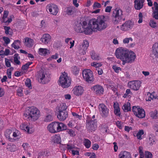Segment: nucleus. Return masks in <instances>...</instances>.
Returning <instances> with one entry per match:
<instances>
[{
	"mask_svg": "<svg viewBox=\"0 0 158 158\" xmlns=\"http://www.w3.org/2000/svg\"><path fill=\"white\" fill-rule=\"evenodd\" d=\"M19 56L18 54H16L14 56V61L17 64H19Z\"/></svg>",
	"mask_w": 158,
	"mask_h": 158,
	"instance_id": "de8ad7c7",
	"label": "nucleus"
},
{
	"mask_svg": "<svg viewBox=\"0 0 158 158\" xmlns=\"http://www.w3.org/2000/svg\"><path fill=\"white\" fill-rule=\"evenodd\" d=\"M92 66L95 68H98L100 67L102 65L101 63H97L96 62H94L91 64Z\"/></svg>",
	"mask_w": 158,
	"mask_h": 158,
	"instance_id": "680f3d73",
	"label": "nucleus"
},
{
	"mask_svg": "<svg viewBox=\"0 0 158 158\" xmlns=\"http://www.w3.org/2000/svg\"><path fill=\"white\" fill-rule=\"evenodd\" d=\"M74 29L76 32L79 33L83 32V23L80 21H77L76 23Z\"/></svg>",
	"mask_w": 158,
	"mask_h": 158,
	"instance_id": "393cba45",
	"label": "nucleus"
},
{
	"mask_svg": "<svg viewBox=\"0 0 158 158\" xmlns=\"http://www.w3.org/2000/svg\"><path fill=\"white\" fill-rule=\"evenodd\" d=\"M19 131L16 130H14L13 131V138L10 139V141L11 142H14L15 141L19 139Z\"/></svg>",
	"mask_w": 158,
	"mask_h": 158,
	"instance_id": "bb28decb",
	"label": "nucleus"
},
{
	"mask_svg": "<svg viewBox=\"0 0 158 158\" xmlns=\"http://www.w3.org/2000/svg\"><path fill=\"white\" fill-rule=\"evenodd\" d=\"M51 51L47 48H40L39 49V53L42 56H45L50 54Z\"/></svg>",
	"mask_w": 158,
	"mask_h": 158,
	"instance_id": "cd10ccee",
	"label": "nucleus"
},
{
	"mask_svg": "<svg viewBox=\"0 0 158 158\" xmlns=\"http://www.w3.org/2000/svg\"><path fill=\"white\" fill-rule=\"evenodd\" d=\"M72 92L73 94L76 96L81 95L83 93V88L81 86H76L74 87Z\"/></svg>",
	"mask_w": 158,
	"mask_h": 158,
	"instance_id": "6ab92c4d",
	"label": "nucleus"
},
{
	"mask_svg": "<svg viewBox=\"0 0 158 158\" xmlns=\"http://www.w3.org/2000/svg\"><path fill=\"white\" fill-rule=\"evenodd\" d=\"M91 89L94 93L99 95L102 94L104 91L103 87L99 85H97L92 86L91 87Z\"/></svg>",
	"mask_w": 158,
	"mask_h": 158,
	"instance_id": "2eb2a0df",
	"label": "nucleus"
},
{
	"mask_svg": "<svg viewBox=\"0 0 158 158\" xmlns=\"http://www.w3.org/2000/svg\"><path fill=\"white\" fill-rule=\"evenodd\" d=\"M53 120V117L52 115L50 114H47L44 119V121L46 122H49L52 121Z\"/></svg>",
	"mask_w": 158,
	"mask_h": 158,
	"instance_id": "ea45409f",
	"label": "nucleus"
},
{
	"mask_svg": "<svg viewBox=\"0 0 158 158\" xmlns=\"http://www.w3.org/2000/svg\"><path fill=\"white\" fill-rule=\"evenodd\" d=\"M23 42L25 46L28 48H31L33 45L34 41L31 38L26 37L23 40Z\"/></svg>",
	"mask_w": 158,
	"mask_h": 158,
	"instance_id": "412c9836",
	"label": "nucleus"
},
{
	"mask_svg": "<svg viewBox=\"0 0 158 158\" xmlns=\"http://www.w3.org/2000/svg\"><path fill=\"white\" fill-rule=\"evenodd\" d=\"M83 144L87 148H89L91 145V142L89 139H85L84 140Z\"/></svg>",
	"mask_w": 158,
	"mask_h": 158,
	"instance_id": "58836bf2",
	"label": "nucleus"
},
{
	"mask_svg": "<svg viewBox=\"0 0 158 158\" xmlns=\"http://www.w3.org/2000/svg\"><path fill=\"white\" fill-rule=\"evenodd\" d=\"M4 28L5 31V32L6 34L9 35L11 34V30L10 27L5 26L4 27Z\"/></svg>",
	"mask_w": 158,
	"mask_h": 158,
	"instance_id": "09e8293b",
	"label": "nucleus"
},
{
	"mask_svg": "<svg viewBox=\"0 0 158 158\" xmlns=\"http://www.w3.org/2000/svg\"><path fill=\"white\" fill-rule=\"evenodd\" d=\"M75 12V7L73 6H71L67 8L66 13L67 15H70L73 14Z\"/></svg>",
	"mask_w": 158,
	"mask_h": 158,
	"instance_id": "c9c22d12",
	"label": "nucleus"
},
{
	"mask_svg": "<svg viewBox=\"0 0 158 158\" xmlns=\"http://www.w3.org/2000/svg\"><path fill=\"white\" fill-rule=\"evenodd\" d=\"M140 85L141 83L139 81H130L128 83V87L134 91H137L139 90Z\"/></svg>",
	"mask_w": 158,
	"mask_h": 158,
	"instance_id": "dca6fc26",
	"label": "nucleus"
},
{
	"mask_svg": "<svg viewBox=\"0 0 158 158\" xmlns=\"http://www.w3.org/2000/svg\"><path fill=\"white\" fill-rule=\"evenodd\" d=\"M25 85L30 89H31L32 86L31 84V81L29 78L27 79L25 81Z\"/></svg>",
	"mask_w": 158,
	"mask_h": 158,
	"instance_id": "a18cd8bd",
	"label": "nucleus"
},
{
	"mask_svg": "<svg viewBox=\"0 0 158 158\" xmlns=\"http://www.w3.org/2000/svg\"><path fill=\"white\" fill-rule=\"evenodd\" d=\"M46 9L51 14L54 15H56L59 11L58 6L53 3L48 4L46 6Z\"/></svg>",
	"mask_w": 158,
	"mask_h": 158,
	"instance_id": "9b49d317",
	"label": "nucleus"
},
{
	"mask_svg": "<svg viewBox=\"0 0 158 158\" xmlns=\"http://www.w3.org/2000/svg\"><path fill=\"white\" fill-rule=\"evenodd\" d=\"M152 53L158 58V43H155L152 46Z\"/></svg>",
	"mask_w": 158,
	"mask_h": 158,
	"instance_id": "c756f323",
	"label": "nucleus"
},
{
	"mask_svg": "<svg viewBox=\"0 0 158 158\" xmlns=\"http://www.w3.org/2000/svg\"><path fill=\"white\" fill-rule=\"evenodd\" d=\"M65 128L66 126L64 123L56 122L51 123L47 127L48 130L51 133L60 131Z\"/></svg>",
	"mask_w": 158,
	"mask_h": 158,
	"instance_id": "7ed1b4c3",
	"label": "nucleus"
},
{
	"mask_svg": "<svg viewBox=\"0 0 158 158\" xmlns=\"http://www.w3.org/2000/svg\"><path fill=\"white\" fill-rule=\"evenodd\" d=\"M40 26L41 28L44 29L47 27V24L44 20H42L40 23Z\"/></svg>",
	"mask_w": 158,
	"mask_h": 158,
	"instance_id": "4d7b16f0",
	"label": "nucleus"
},
{
	"mask_svg": "<svg viewBox=\"0 0 158 158\" xmlns=\"http://www.w3.org/2000/svg\"><path fill=\"white\" fill-rule=\"evenodd\" d=\"M51 36L48 34H44L40 39L41 41L44 44H47L50 41Z\"/></svg>",
	"mask_w": 158,
	"mask_h": 158,
	"instance_id": "4be33fe9",
	"label": "nucleus"
},
{
	"mask_svg": "<svg viewBox=\"0 0 158 158\" xmlns=\"http://www.w3.org/2000/svg\"><path fill=\"white\" fill-rule=\"evenodd\" d=\"M99 110L100 114L103 118L107 117L109 110L107 107L103 104H100L99 106Z\"/></svg>",
	"mask_w": 158,
	"mask_h": 158,
	"instance_id": "ddd939ff",
	"label": "nucleus"
},
{
	"mask_svg": "<svg viewBox=\"0 0 158 158\" xmlns=\"http://www.w3.org/2000/svg\"><path fill=\"white\" fill-rule=\"evenodd\" d=\"M89 45V42L86 40H84L82 44L80 45L78 48V52L81 55H84Z\"/></svg>",
	"mask_w": 158,
	"mask_h": 158,
	"instance_id": "f8f14e48",
	"label": "nucleus"
},
{
	"mask_svg": "<svg viewBox=\"0 0 158 158\" xmlns=\"http://www.w3.org/2000/svg\"><path fill=\"white\" fill-rule=\"evenodd\" d=\"M20 41L19 40L15 41L12 44V47L15 49H18L19 48Z\"/></svg>",
	"mask_w": 158,
	"mask_h": 158,
	"instance_id": "37998d69",
	"label": "nucleus"
},
{
	"mask_svg": "<svg viewBox=\"0 0 158 158\" xmlns=\"http://www.w3.org/2000/svg\"><path fill=\"white\" fill-rule=\"evenodd\" d=\"M136 58L134 52L128 51L122 60V64L124 65L126 63H131L133 62Z\"/></svg>",
	"mask_w": 158,
	"mask_h": 158,
	"instance_id": "423d86ee",
	"label": "nucleus"
},
{
	"mask_svg": "<svg viewBox=\"0 0 158 158\" xmlns=\"http://www.w3.org/2000/svg\"><path fill=\"white\" fill-rule=\"evenodd\" d=\"M134 25L133 22L131 21H128L121 26L120 29L123 31H126L131 29Z\"/></svg>",
	"mask_w": 158,
	"mask_h": 158,
	"instance_id": "a211bd4d",
	"label": "nucleus"
},
{
	"mask_svg": "<svg viewBox=\"0 0 158 158\" xmlns=\"http://www.w3.org/2000/svg\"><path fill=\"white\" fill-rule=\"evenodd\" d=\"M21 129L28 134H32L35 131L33 125L27 122L24 123L22 124Z\"/></svg>",
	"mask_w": 158,
	"mask_h": 158,
	"instance_id": "1a4fd4ad",
	"label": "nucleus"
},
{
	"mask_svg": "<svg viewBox=\"0 0 158 158\" xmlns=\"http://www.w3.org/2000/svg\"><path fill=\"white\" fill-rule=\"evenodd\" d=\"M5 64L6 67H9L11 66L10 60L7 58H5Z\"/></svg>",
	"mask_w": 158,
	"mask_h": 158,
	"instance_id": "774afa93",
	"label": "nucleus"
},
{
	"mask_svg": "<svg viewBox=\"0 0 158 158\" xmlns=\"http://www.w3.org/2000/svg\"><path fill=\"white\" fill-rule=\"evenodd\" d=\"M9 14V12L5 10L4 11V14L2 18V21L5 23H9L12 21L13 16H11L7 17Z\"/></svg>",
	"mask_w": 158,
	"mask_h": 158,
	"instance_id": "aec40b11",
	"label": "nucleus"
},
{
	"mask_svg": "<svg viewBox=\"0 0 158 158\" xmlns=\"http://www.w3.org/2000/svg\"><path fill=\"white\" fill-rule=\"evenodd\" d=\"M40 116V110L36 107L33 106L27 107L23 112V118L30 122L36 121Z\"/></svg>",
	"mask_w": 158,
	"mask_h": 158,
	"instance_id": "f03ea898",
	"label": "nucleus"
},
{
	"mask_svg": "<svg viewBox=\"0 0 158 158\" xmlns=\"http://www.w3.org/2000/svg\"><path fill=\"white\" fill-rule=\"evenodd\" d=\"M72 114L73 117V119L77 121L80 119L81 118V115H80L75 112H72Z\"/></svg>",
	"mask_w": 158,
	"mask_h": 158,
	"instance_id": "a19ab883",
	"label": "nucleus"
},
{
	"mask_svg": "<svg viewBox=\"0 0 158 158\" xmlns=\"http://www.w3.org/2000/svg\"><path fill=\"white\" fill-rule=\"evenodd\" d=\"M122 108L125 112H127L130 111L131 107L130 103L128 102H126L123 105Z\"/></svg>",
	"mask_w": 158,
	"mask_h": 158,
	"instance_id": "473e14b6",
	"label": "nucleus"
},
{
	"mask_svg": "<svg viewBox=\"0 0 158 158\" xmlns=\"http://www.w3.org/2000/svg\"><path fill=\"white\" fill-rule=\"evenodd\" d=\"M77 123V121L74 120L73 118L70 121L68 124V125L70 127H71L75 125Z\"/></svg>",
	"mask_w": 158,
	"mask_h": 158,
	"instance_id": "c03bdc74",
	"label": "nucleus"
},
{
	"mask_svg": "<svg viewBox=\"0 0 158 158\" xmlns=\"http://www.w3.org/2000/svg\"><path fill=\"white\" fill-rule=\"evenodd\" d=\"M118 158H132L131 155L127 151H122L118 154Z\"/></svg>",
	"mask_w": 158,
	"mask_h": 158,
	"instance_id": "b1692460",
	"label": "nucleus"
},
{
	"mask_svg": "<svg viewBox=\"0 0 158 158\" xmlns=\"http://www.w3.org/2000/svg\"><path fill=\"white\" fill-rule=\"evenodd\" d=\"M82 74L84 79L88 83H91L94 80L93 73L89 69H85L83 71Z\"/></svg>",
	"mask_w": 158,
	"mask_h": 158,
	"instance_id": "0eeeda50",
	"label": "nucleus"
},
{
	"mask_svg": "<svg viewBox=\"0 0 158 158\" xmlns=\"http://www.w3.org/2000/svg\"><path fill=\"white\" fill-rule=\"evenodd\" d=\"M91 57L94 60H97L99 59V56L96 54L94 51H92L90 53Z\"/></svg>",
	"mask_w": 158,
	"mask_h": 158,
	"instance_id": "4c0bfd02",
	"label": "nucleus"
},
{
	"mask_svg": "<svg viewBox=\"0 0 158 158\" xmlns=\"http://www.w3.org/2000/svg\"><path fill=\"white\" fill-rule=\"evenodd\" d=\"M144 0H135L134 7L136 10H140L143 6Z\"/></svg>",
	"mask_w": 158,
	"mask_h": 158,
	"instance_id": "5701e85b",
	"label": "nucleus"
},
{
	"mask_svg": "<svg viewBox=\"0 0 158 158\" xmlns=\"http://www.w3.org/2000/svg\"><path fill=\"white\" fill-rule=\"evenodd\" d=\"M150 26L153 28H155L156 27V22L153 20H151L149 23Z\"/></svg>",
	"mask_w": 158,
	"mask_h": 158,
	"instance_id": "e2e57ef3",
	"label": "nucleus"
},
{
	"mask_svg": "<svg viewBox=\"0 0 158 158\" xmlns=\"http://www.w3.org/2000/svg\"><path fill=\"white\" fill-rule=\"evenodd\" d=\"M144 133V132L143 130H139L136 135V137L137 139L139 140L142 139H143V136L142 135H143Z\"/></svg>",
	"mask_w": 158,
	"mask_h": 158,
	"instance_id": "e433bc0d",
	"label": "nucleus"
},
{
	"mask_svg": "<svg viewBox=\"0 0 158 158\" xmlns=\"http://www.w3.org/2000/svg\"><path fill=\"white\" fill-rule=\"evenodd\" d=\"M72 155L73 156L75 155H79V151L78 149L76 147L73 150L71 151Z\"/></svg>",
	"mask_w": 158,
	"mask_h": 158,
	"instance_id": "8fccbe9b",
	"label": "nucleus"
},
{
	"mask_svg": "<svg viewBox=\"0 0 158 158\" xmlns=\"http://www.w3.org/2000/svg\"><path fill=\"white\" fill-rule=\"evenodd\" d=\"M152 154L150 152H146L145 153V158H152Z\"/></svg>",
	"mask_w": 158,
	"mask_h": 158,
	"instance_id": "13d9d810",
	"label": "nucleus"
},
{
	"mask_svg": "<svg viewBox=\"0 0 158 158\" xmlns=\"http://www.w3.org/2000/svg\"><path fill=\"white\" fill-rule=\"evenodd\" d=\"M66 148L70 152V151H71L72 150L74 149L76 147L73 144H67Z\"/></svg>",
	"mask_w": 158,
	"mask_h": 158,
	"instance_id": "5fc2aeb1",
	"label": "nucleus"
},
{
	"mask_svg": "<svg viewBox=\"0 0 158 158\" xmlns=\"http://www.w3.org/2000/svg\"><path fill=\"white\" fill-rule=\"evenodd\" d=\"M109 19L108 16L101 15L97 19H92L88 24L85 21L83 22V31L86 35H91L93 32L101 31L108 26L107 21Z\"/></svg>",
	"mask_w": 158,
	"mask_h": 158,
	"instance_id": "f257e3e1",
	"label": "nucleus"
},
{
	"mask_svg": "<svg viewBox=\"0 0 158 158\" xmlns=\"http://www.w3.org/2000/svg\"><path fill=\"white\" fill-rule=\"evenodd\" d=\"M11 131L10 130L7 129L6 131L5 134L6 137L8 138L9 141L10 139H11L10 137V134H11Z\"/></svg>",
	"mask_w": 158,
	"mask_h": 158,
	"instance_id": "3c124183",
	"label": "nucleus"
},
{
	"mask_svg": "<svg viewBox=\"0 0 158 158\" xmlns=\"http://www.w3.org/2000/svg\"><path fill=\"white\" fill-rule=\"evenodd\" d=\"M112 68L116 73H118L121 70V69L120 67H118L116 65H114Z\"/></svg>",
	"mask_w": 158,
	"mask_h": 158,
	"instance_id": "864d4df0",
	"label": "nucleus"
},
{
	"mask_svg": "<svg viewBox=\"0 0 158 158\" xmlns=\"http://www.w3.org/2000/svg\"><path fill=\"white\" fill-rule=\"evenodd\" d=\"M93 7L94 9H95L96 8H99L101 7V5L100 3L95 2L94 3Z\"/></svg>",
	"mask_w": 158,
	"mask_h": 158,
	"instance_id": "69168bd1",
	"label": "nucleus"
},
{
	"mask_svg": "<svg viewBox=\"0 0 158 158\" xmlns=\"http://www.w3.org/2000/svg\"><path fill=\"white\" fill-rule=\"evenodd\" d=\"M48 77V76L45 72L40 71L38 75V81L40 83L43 84H45L46 83V80Z\"/></svg>",
	"mask_w": 158,
	"mask_h": 158,
	"instance_id": "f3484780",
	"label": "nucleus"
},
{
	"mask_svg": "<svg viewBox=\"0 0 158 158\" xmlns=\"http://www.w3.org/2000/svg\"><path fill=\"white\" fill-rule=\"evenodd\" d=\"M113 106L114 114L118 116H120V109L118 103L117 102H114Z\"/></svg>",
	"mask_w": 158,
	"mask_h": 158,
	"instance_id": "c85d7f7f",
	"label": "nucleus"
},
{
	"mask_svg": "<svg viewBox=\"0 0 158 158\" xmlns=\"http://www.w3.org/2000/svg\"><path fill=\"white\" fill-rule=\"evenodd\" d=\"M132 110L134 114L138 118H143L145 116V111L144 110L140 108L139 106H133Z\"/></svg>",
	"mask_w": 158,
	"mask_h": 158,
	"instance_id": "9d476101",
	"label": "nucleus"
},
{
	"mask_svg": "<svg viewBox=\"0 0 158 158\" xmlns=\"http://www.w3.org/2000/svg\"><path fill=\"white\" fill-rule=\"evenodd\" d=\"M143 15L142 13L140 12L139 14V20L138 21V23H142L143 21Z\"/></svg>",
	"mask_w": 158,
	"mask_h": 158,
	"instance_id": "338daca9",
	"label": "nucleus"
},
{
	"mask_svg": "<svg viewBox=\"0 0 158 158\" xmlns=\"http://www.w3.org/2000/svg\"><path fill=\"white\" fill-rule=\"evenodd\" d=\"M157 114V111L155 110L154 112H152L151 114V117L153 118H157L158 117Z\"/></svg>",
	"mask_w": 158,
	"mask_h": 158,
	"instance_id": "bf43d9fd",
	"label": "nucleus"
},
{
	"mask_svg": "<svg viewBox=\"0 0 158 158\" xmlns=\"http://www.w3.org/2000/svg\"><path fill=\"white\" fill-rule=\"evenodd\" d=\"M31 62H28L23 65L22 67V71L20 73L23 74L27 71V69L28 68L29 65L32 64Z\"/></svg>",
	"mask_w": 158,
	"mask_h": 158,
	"instance_id": "f704fd0d",
	"label": "nucleus"
},
{
	"mask_svg": "<svg viewBox=\"0 0 158 158\" xmlns=\"http://www.w3.org/2000/svg\"><path fill=\"white\" fill-rule=\"evenodd\" d=\"M60 85L63 88H68L69 87L71 83V79L68 76L67 73L65 72L61 73L59 79Z\"/></svg>",
	"mask_w": 158,
	"mask_h": 158,
	"instance_id": "20e7f679",
	"label": "nucleus"
},
{
	"mask_svg": "<svg viewBox=\"0 0 158 158\" xmlns=\"http://www.w3.org/2000/svg\"><path fill=\"white\" fill-rule=\"evenodd\" d=\"M86 128L88 130L92 132L95 130L96 128V121L95 120H92L91 117L88 115L86 118Z\"/></svg>",
	"mask_w": 158,
	"mask_h": 158,
	"instance_id": "6e6552de",
	"label": "nucleus"
},
{
	"mask_svg": "<svg viewBox=\"0 0 158 158\" xmlns=\"http://www.w3.org/2000/svg\"><path fill=\"white\" fill-rule=\"evenodd\" d=\"M130 41H133V39L131 37L126 38L123 40V43L124 44H128Z\"/></svg>",
	"mask_w": 158,
	"mask_h": 158,
	"instance_id": "6e6d98bb",
	"label": "nucleus"
},
{
	"mask_svg": "<svg viewBox=\"0 0 158 158\" xmlns=\"http://www.w3.org/2000/svg\"><path fill=\"white\" fill-rule=\"evenodd\" d=\"M57 117L60 121H64L68 117L67 113L66 111L59 112Z\"/></svg>",
	"mask_w": 158,
	"mask_h": 158,
	"instance_id": "a878e982",
	"label": "nucleus"
},
{
	"mask_svg": "<svg viewBox=\"0 0 158 158\" xmlns=\"http://www.w3.org/2000/svg\"><path fill=\"white\" fill-rule=\"evenodd\" d=\"M127 51L122 48H118L115 51V56L117 58L120 59L122 61Z\"/></svg>",
	"mask_w": 158,
	"mask_h": 158,
	"instance_id": "4468645a",
	"label": "nucleus"
},
{
	"mask_svg": "<svg viewBox=\"0 0 158 158\" xmlns=\"http://www.w3.org/2000/svg\"><path fill=\"white\" fill-rule=\"evenodd\" d=\"M52 139L54 143L59 144L61 142V138L59 135H55L52 137Z\"/></svg>",
	"mask_w": 158,
	"mask_h": 158,
	"instance_id": "2f4dec72",
	"label": "nucleus"
},
{
	"mask_svg": "<svg viewBox=\"0 0 158 158\" xmlns=\"http://www.w3.org/2000/svg\"><path fill=\"white\" fill-rule=\"evenodd\" d=\"M72 71L73 74L77 75L79 73V69L76 66H74L72 68Z\"/></svg>",
	"mask_w": 158,
	"mask_h": 158,
	"instance_id": "603ef678",
	"label": "nucleus"
},
{
	"mask_svg": "<svg viewBox=\"0 0 158 158\" xmlns=\"http://www.w3.org/2000/svg\"><path fill=\"white\" fill-rule=\"evenodd\" d=\"M129 94L132 95V93L129 89H127L126 90V93L123 95L124 98H126Z\"/></svg>",
	"mask_w": 158,
	"mask_h": 158,
	"instance_id": "0e129e2a",
	"label": "nucleus"
},
{
	"mask_svg": "<svg viewBox=\"0 0 158 158\" xmlns=\"http://www.w3.org/2000/svg\"><path fill=\"white\" fill-rule=\"evenodd\" d=\"M67 106L65 103H62L60 104L57 107L58 112L63 111H66Z\"/></svg>",
	"mask_w": 158,
	"mask_h": 158,
	"instance_id": "72a5a7b5",
	"label": "nucleus"
},
{
	"mask_svg": "<svg viewBox=\"0 0 158 158\" xmlns=\"http://www.w3.org/2000/svg\"><path fill=\"white\" fill-rule=\"evenodd\" d=\"M13 70V67H11L8 69L7 70V75L8 78L10 79L11 78V72Z\"/></svg>",
	"mask_w": 158,
	"mask_h": 158,
	"instance_id": "49530a36",
	"label": "nucleus"
},
{
	"mask_svg": "<svg viewBox=\"0 0 158 158\" xmlns=\"http://www.w3.org/2000/svg\"><path fill=\"white\" fill-rule=\"evenodd\" d=\"M154 5L155 7V11L153 13V17L156 19H158V4L155 2L154 3Z\"/></svg>",
	"mask_w": 158,
	"mask_h": 158,
	"instance_id": "7c9ffc66",
	"label": "nucleus"
},
{
	"mask_svg": "<svg viewBox=\"0 0 158 158\" xmlns=\"http://www.w3.org/2000/svg\"><path fill=\"white\" fill-rule=\"evenodd\" d=\"M156 98L154 93L152 94L149 93L147 95L146 100L147 101H151L152 99L154 98L156 99Z\"/></svg>",
	"mask_w": 158,
	"mask_h": 158,
	"instance_id": "79ce46f5",
	"label": "nucleus"
},
{
	"mask_svg": "<svg viewBox=\"0 0 158 158\" xmlns=\"http://www.w3.org/2000/svg\"><path fill=\"white\" fill-rule=\"evenodd\" d=\"M67 132L70 136H74L75 135V131L72 129H68Z\"/></svg>",
	"mask_w": 158,
	"mask_h": 158,
	"instance_id": "052dcab7",
	"label": "nucleus"
},
{
	"mask_svg": "<svg viewBox=\"0 0 158 158\" xmlns=\"http://www.w3.org/2000/svg\"><path fill=\"white\" fill-rule=\"evenodd\" d=\"M123 11L119 8H116L113 11L112 14V21L114 24L120 23L123 19Z\"/></svg>",
	"mask_w": 158,
	"mask_h": 158,
	"instance_id": "39448f33",
	"label": "nucleus"
}]
</instances>
